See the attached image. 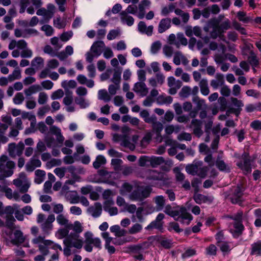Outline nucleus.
I'll use <instances>...</instances> for the list:
<instances>
[{
	"mask_svg": "<svg viewBox=\"0 0 261 261\" xmlns=\"http://www.w3.org/2000/svg\"><path fill=\"white\" fill-rule=\"evenodd\" d=\"M164 207V212L165 214L182 224L189 225L193 219L191 214L187 212L185 207H181L179 210H174L171 205L167 204Z\"/></svg>",
	"mask_w": 261,
	"mask_h": 261,
	"instance_id": "f257e3e1",
	"label": "nucleus"
},
{
	"mask_svg": "<svg viewBox=\"0 0 261 261\" xmlns=\"http://www.w3.org/2000/svg\"><path fill=\"white\" fill-rule=\"evenodd\" d=\"M150 246V243L148 242H143L136 245H130L127 247L126 252L130 254L136 260H144L143 252L145 249H148Z\"/></svg>",
	"mask_w": 261,
	"mask_h": 261,
	"instance_id": "f03ea898",
	"label": "nucleus"
},
{
	"mask_svg": "<svg viewBox=\"0 0 261 261\" xmlns=\"http://www.w3.org/2000/svg\"><path fill=\"white\" fill-rule=\"evenodd\" d=\"M152 191V188L149 186H138L129 195V198L132 200L142 201L149 197Z\"/></svg>",
	"mask_w": 261,
	"mask_h": 261,
	"instance_id": "7ed1b4c3",
	"label": "nucleus"
},
{
	"mask_svg": "<svg viewBox=\"0 0 261 261\" xmlns=\"http://www.w3.org/2000/svg\"><path fill=\"white\" fill-rule=\"evenodd\" d=\"M5 234L6 240L10 242L13 245L19 246L23 243L25 240L23 233L19 229L15 228L6 230L5 231Z\"/></svg>",
	"mask_w": 261,
	"mask_h": 261,
	"instance_id": "20e7f679",
	"label": "nucleus"
},
{
	"mask_svg": "<svg viewBox=\"0 0 261 261\" xmlns=\"http://www.w3.org/2000/svg\"><path fill=\"white\" fill-rule=\"evenodd\" d=\"M85 238L84 246L85 250L88 252H91L93 250V247H94L99 250L101 249V242L99 238H94L93 233L90 231H87L84 233Z\"/></svg>",
	"mask_w": 261,
	"mask_h": 261,
	"instance_id": "39448f33",
	"label": "nucleus"
},
{
	"mask_svg": "<svg viewBox=\"0 0 261 261\" xmlns=\"http://www.w3.org/2000/svg\"><path fill=\"white\" fill-rule=\"evenodd\" d=\"M244 192V189L242 185H238L233 189L229 191L227 197L232 204H238L241 205L244 201L243 197Z\"/></svg>",
	"mask_w": 261,
	"mask_h": 261,
	"instance_id": "423d86ee",
	"label": "nucleus"
},
{
	"mask_svg": "<svg viewBox=\"0 0 261 261\" xmlns=\"http://www.w3.org/2000/svg\"><path fill=\"white\" fill-rule=\"evenodd\" d=\"M165 218V215L163 213H159L156 216L155 219L152 221L148 225L145 227L147 230L156 229L161 230L163 229V222L162 220Z\"/></svg>",
	"mask_w": 261,
	"mask_h": 261,
	"instance_id": "0eeeda50",
	"label": "nucleus"
},
{
	"mask_svg": "<svg viewBox=\"0 0 261 261\" xmlns=\"http://www.w3.org/2000/svg\"><path fill=\"white\" fill-rule=\"evenodd\" d=\"M64 240H68L70 241L72 247L80 249L83 246L84 242L82 238H80V234L70 232Z\"/></svg>",
	"mask_w": 261,
	"mask_h": 261,
	"instance_id": "6e6552de",
	"label": "nucleus"
},
{
	"mask_svg": "<svg viewBox=\"0 0 261 261\" xmlns=\"http://www.w3.org/2000/svg\"><path fill=\"white\" fill-rule=\"evenodd\" d=\"M55 220V215L53 214L49 215L46 221L42 223L41 225V228L44 234L48 235L50 231L53 229L52 223Z\"/></svg>",
	"mask_w": 261,
	"mask_h": 261,
	"instance_id": "1a4fd4ad",
	"label": "nucleus"
},
{
	"mask_svg": "<svg viewBox=\"0 0 261 261\" xmlns=\"http://www.w3.org/2000/svg\"><path fill=\"white\" fill-rule=\"evenodd\" d=\"M102 211V205L100 202H95L93 205L90 206L87 209V212L93 218L99 217Z\"/></svg>",
	"mask_w": 261,
	"mask_h": 261,
	"instance_id": "9d476101",
	"label": "nucleus"
},
{
	"mask_svg": "<svg viewBox=\"0 0 261 261\" xmlns=\"http://www.w3.org/2000/svg\"><path fill=\"white\" fill-rule=\"evenodd\" d=\"M202 121L196 119L191 121L190 127L193 129V134L198 138H200L203 134L202 130Z\"/></svg>",
	"mask_w": 261,
	"mask_h": 261,
	"instance_id": "9b49d317",
	"label": "nucleus"
},
{
	"mask_svg": "<svg viewBox=\"0 0 261 261\" xmlns=\"http://www.w3.org/2000/svg\"><path fill=\"white\" fill-rule=\"evenodd\" d=\"M106 45L103 41H95L91 47L90 51L95 54L96 58L98 57L102 53V48H105Z\"/></svg>",
	"mask_w": 261,
	"mask_h": 261,
	"instance_id": "f8f14e48",
	"label": "nucleus"
},
{
	"mask_svg": "<svg viewBox=\"0 0 261 261\" xmlns=\"http://www.w3.org/2000/svg\"><path fill=\"white\" fill-rule=\"evenodd\" d=\"M133 90L140 93L142 97L146 96L148 93V89L144 82H139L135 84Z\"/></svg>",
	"mask_w": 261,
	"mask_h": 261,
	"instance_id": "ddd939ff",
	"label": "nucleus"
},
{
	"mask_svg": "<svg viewBox=\"0 0 261 261\" xmlns=\"http://www.w3.org/2000/svg\"><path fill=\"white\" fill-rule=\"evenodd\" d=\"M251 158L243 160V162H240L237 163V166L243 171L244 174L247 175L251 172Z\"/></svg>",
	"mask_w": 261,
	"mask_h": 261,
	"instance_id": "4468645a",
	"label": "nucleus"
},
{
	"mask_svg": "<svg viewBox=\"0 0 261 261\" xmlns=\"http://www.w3.org/2000/svg\"><path fill=\"white\" fill-rule=\"evenodd\" d=\"M49 133L55 135L57 139V141L60 144H62L64 141V137L62 135L61 130L58 127L55 125H51L49 128Z\"/></svg>",
	"mask_w": 261,
	"mask_h": 261,
	"instance_id": "2eb2a0df",
	"label": "nucleus"
},
{
	"mask_svg": "<svg viewBox=\"0 0 261 261\" xmlns=\"http://www.w3.org/2000/svg\"><path fill=\"white\" fill-rule=\"evenodd\" d=\"M215 165L217 168L222 172L226 173H229L230 172V168L229 166L225 163V162L222 160L221 156L218 155L216 162Z\"/></svg>",
	"mask_w": 261,
	"mask_h": 261,
	"instance_id": "dca6fc26",
	"label": "nucleus"
},
{
	"mask_svg": "<svg viewBox=\"0 0 261 261\" xmlns=\"http://www.w3.org/2000/svg\"><path fill=\"white\" fill-rule=\"evenodd\" d=\"M8 170L5 173L0 174V180H4L6 177L12 176L14 173L13 169L15 167V163L12 161H9L6 163Z\"/></svg>",
	"mask_w": 261,
	"mask_h": 261,
	"instance_id": "f3484780",
	"label": "nucleus"
},
{
	"mask_svg": "<svg viewBox=\"0 0 261 261\" xmlns=\"http://www.w3.org/2000/svg\"><path fill=\"white\" fill-rule=\"evenodd\" d=\"M171 20L169 18H163L161 20L158 25L159 33H163L171 27Z\"/></svg>",
	"mask_w": 261,
	"mask_h": 261,
	"instance_id": "a211bd4d",
	"label": "nucleus"
},
{
	"mask_svg": "<svg viewBox=\"0 0 261 261\" xmlns=\"http://www.w3.org/2000/svg\"><path fill=\"white\" fill-rule=\"evenodd\" d=\"M41 166V161L37 159L32 158L25 165L26 170L28 172L33 171L36 167H40Z\"/></svg>",
	"mask_w": 261,
	"mask_h": 261,
	"instance_id": "6ab92c4d",
	"label": "nucleus"
},
{
	"mask_svg": "<svg viewBox=\"0 0 261 261\" xmlns=\"http://www.w3.org/2000/svg\"><path fill=\"white\" fill-rule=\"evenodd\" d=\"M138 29L141 33L146 34L148 36H151L152 34L153 27L151 25L147 27L145 22L141 21L138 23Z\"/></svg>",
	"mask_w": 261,
	"mask_h": 261,
	"instance_id": "aec40b11",
	"label": "nucleus"
},
{
	"mask_svg": "<svg viewBox=\"0 0 261 261\" xmlns=\"http://www.w3.org/2000/svg\"><path fill=\"white\" fill-rule=\"evenodd\" d=\"M233 226L234 229L231 230V232L234 238H238L242 234L245 227L243 223H233Z\"/></svg>",
	"mask_w": 261,
	"mask_h": 261,
	"instance_id": "412c9836",
	"label": "nucleus"
},
{
	"mask_svg": "<svg viewBox=\"0 0 261 261\" xmlns=\"http://www.w3.org/2000/svg\"><path fill=\"white\" fill-rule=\"evenodd\" d=\"M153 201L156 204V208L158 211H162L165 206L166 199L162 195L155 196L153 198Z\"/></svg>",
	"mask_w": 261,
	"mask_h": 261,
	"instance_id": "4be33fe9",
	"label": "nucleus"
},
{
	"mask_svg": "<svg viewBox=\"0 0 261 261\" xmlns=\"http://www.w3.org/2000/svg\"><path fill=\"white\" fill-rule=\"evenodd\" d=\"M219 21L215 20L212 23L213 30L210 33V36L213 39H216L220 35L222 34L221 30L218 27Z\"/></svg>",
	"mask_w": 261,
	"mask_h": 261,
	"instance_id": "5701e85b",
	"label": "nucleus"
},
{
	"mask_svg": "<svg viewBox=\"0 0 261 261\" xmlns=\"http://www.w3.org/2000/svg\"><path fill=\"white\" fill-rule=\"evenodd\" d=\"M202 165V162H197L194 164L188 165L186 167V170L190 174L195 175L197 173L199 167Z\"/></svg>",
	"mask_w": 261,
	"mask_h": 261,
	"instance_id": "b1692460",
	"label": "nucleus"
},
{
	"mask_svg": "<svg viewBox=\"0 0 261 261\" xmlns=\"http://www.w3.org/2000/svg\"><path fill=\"white\" fill-rule=\"evenodd\" d=\"M120 19L123 23H126L128 26H132L134 23V18L128 14H126L125 12H121L120 13Z\"/></svg>",
	"mask_w": 261,
	"mask_h": 261,
	"instance_id": "393cba45",
	"label": "nucleus"
},
{
	"mask_svg": "<svg viewBox=\"0 0 261 261\" xmlns=\"http://www.w3.org/2000/svg\"><path fill=\"white\" fill-rule=\"evenodd\" d=\"M250 254L256 256L261 255V240L251 244Z\"/></svg>",
	"mask_w": 261,
	"mask_h": 261,
	"instance_id": "a878e982",
	"label": "nucleus"
},
{
	"mask_svg": "<svg viewBox=\"0 0 261 261\" xmlns=\"http://www.w3.org/2000/svg\"><path fill=\"white\" fill-rule=\"evenodd\" d=\"M150 123L152 124L153 130L156 133L158 137L161 136V133L163 129L162 123L159 121H157L156 117H155V120L152 121Z\"/></svg>",
	"mask_w": 261,
	"mask_h": 261,
	"instance_id": "bb28decb",
	"label": "nucleus"
},
{
	"mask_svg": "<svg viewBox=\"0 0 261 261\" xmlns=\"http://www.w3.org/2000/svg\"><path fill=\"white\" fill-rule=\"evenodd\" d=\"M140 116L142 118L144 121L147 123H150L153 121L155 120V115H152L149 116V113L146 110H143L140 112Z\"/></svg>",
	"mask_w": 261,
	"mask_h": 261,
	"instance_id": "cd10ccee",
	"label": "nucleus"
},
{
	"mask_svg": "<svg viewBox=\"0 0 261 261\" xmlns=\"http://www.w3.org/2000/svg\"><path fill=\"white\" fill-rule=\"evenodd\" d=\"M193 102L196 104V109L200 110L205 109L206 108V105L205 104V100L200 99L198 96H194L192 98Z\"/></svg>",
	"mask_w": 261,
	"mask_h": 261,
	"instance_id": "c85d7f7f",
	"label": "nucleus"
},
{
	"mask_svg": "<svg viewBox=\"0 0 261 261\" xmlns=\"http://www.w3.org/2000/svg\"><path fill=\"white\" fill-rule=\"evenodd\" d=\"M35 182L37 184H40L43 181L44 179L45 176V172L44 170L38 169L35 171Z\"/></svg>",
	"mask_w": 261,
	"mask_h": 261,
	"instance_id": "c756f323",
	"label": "nucleus"
},
{
	"mask_svg": "<svg viewBox=\"0 0 261 261\" xmlns=\"http://www.w3.org/2000/svg\"><path fill=\"white\" fill-rule=\"evenodd\" d=\"M110 230L112 232L115 233L116 237H120L124 236L126 233V231L124 229H121L118 225H115L110 227Z\"/></svg>",
	"mask_w": 261,
	"mask_h": 261,
	"instance_id": "7c9ffc66",
	"label": "nucleus"
},
{
	"mask_svg": "<svg viewBox=\"0 0 261 261\" xmlns=\"http://www.w3.org/2000/svg\"><path fill=\"white\" fill-rule=\"evenodd\" d=\"M98 98L103 100L105 102H109L111 99V96L105 89H101L98 92Z\"/></svg>",
	"mask_w": 261,
	"mask_h": 261,
	"instance_id": "2f4dec72",
	"label": "nucleus"
},
{
	"mask_svg": "<svg viewBox=\"0 0 261 261\" xmlns=\"http://www.w3.org/2000/svg\"><path fill=\"white\" fill-rule=\"evenodd\" d=\"M199 87L202 94L206 96L210 93V90L208 87L207 81L205 79L201 80L199 82Z\"/></svg>",
	"mask_w": 261,
	"mask_h": 261,
	"instance_id": "473e14b6",
	"label": "nucleus"
},
{
	"mask_svg": "<svg viewBox=\"0 0 261 261\" xmlns=\"http://www.w3.org/2000/svg\"><path fill=\"white\" fill-rule=\"evenodd\" d=\"M106 163V159L104 156L102 155H98L96 159V160L93 163V167L98 169L101 165H105Z\"/></svg>",
	"mask_w": 261,
	"mask_h": 261,
	"instance_id": "72a5a7b5",
	"label": "nucleus"
},
{
	"mask_svg": "<svg viewBox=\"0 0 261 261\" xmlns=\"http://www.w3.org/2000/svg\"><path fill=\"white\" fill-rule=\"evenodd\" d=\"M228 218L234 221V223H243V212L242 211H239L233 215L228 216Z\"/></svg>",
	"mask_w": 261,
	"mask_h": 261,
	"instance_id": "f704fd0d",
	"label": "nucleus"
},
{
	"mask_svg": "<svg viewBox=\"0 0 261 261\" xmlns=\"http://www.w3.org/2000/svg\"><path fill=\"white\" fill-rule=\"evenodd\" d=\"M237 16L239 21L244 23H248L252 20L251 17L246 16V13L244 11H239Z\"/></svg>",
	"mask_w": 261,
	"mask_h": 261,
	"instance_id": "c9c22d12",
	"label": "nucleus"
},
{
	"mask_svg": "<svg viewBox=\"0 0 261 261\" xmlns=\"http://www.w3.org/2000/svg\"><path fill=\"white\" fill-rule=\"evenodd\" d=\"M164 162V159L162 156H153L150 160V165L153 168L156 167Z\"/></svg>",
	"mask_w": 261,
	"mask_h": 261,
	"instance_id": "e433bc0d",
	"label": "nucleus"
},
{
	"mask_svg": "<svg viewBox=\"0 0 261 261\" xmlns=\"http://www.w3.org/2000/svg\"><path fill=\"white\" fill-rule=\"evenodd\" d=\"M248 61L253 67H256L259 64L258 59L252 51H251L250 53V56L248 58Z\"/></svg>",
	"mask_w": 261,
	"mask_h": 261,
	"instance_id": "4c0bfd02",
	"label": "nucleus"
},
{
	"mask_svg": "<svg viewBox=\"0 0 261 261\" xmlns=\"http://www.w3.org/2000/svg\"><path fill=\"white\" fill-rule=\"evenodd\" d=\"M6 226L9 230L16 228V226L14 224V222L16 220L13 215L6 216Z\"/></svg>",
	"mask_w": 261,
	"mask_h": 261,
	"instance_id": "58836bf2",
	"label": "nucleus"
},
{
	"mask_svg": "<svg viewBox=\"0 0 261 261\" xmlns=\"http://www.w3.org/2000/svg\"><path fill=\"white\" fill-rule=\"evenodd\" d=\"M21 77V70L19 67H17L12 73L8 75V80L10 82H12L15 80L20 79Z\"/></svg>",
	"mask_w": 261,
	"mask_h": 261,
	"instance_id": "ea45409f",
	"label": "nucleus"
},
{
	"mask_svg": "<svg viewBox=\"0 0 261 261\" xmlns=\"http://www.w3.org/2000/svg\"><path fill=\"white\" fill-rule=\"evenodd\" d=\"M63 243L65 247L63 249L64 254L68 257L71 254V248H72L70 241L68 240H64Z\"/></svg>",
	"mask_w": 261,
	"mask_h": 261,
	"instance_id": "a19ab883",
	"label": "nucleus"
},
{
	"mask_svg": "<svg viewBox=\"0 0 261 261\" xmlns=\"http://www.w3.org/2000/svg\"><path fill=\"white\" fill-rule=\"evenodd\" d=\"M44 60L42 58L38 57L35 58L31 62V66L35 69H39L43 65Z\"/></svg>",
	"mask_w": 261,
	"mask_h": 261,
	"instance_id": "79ce46f5",
	"label": "nucleus"
},
{
	"mask_svg": "<svg viewBox=\"0 0 261 261\" xmlns=\"http://www.w3.org/2000/svg\"><path fill=\"white\" fill-rule=\"evenodd\" d=\"M230 100L232 105L236 107L234 108L237 110H239V113L240 114L241 111L242 110V108L244 106L243 101L241 100L238 99L237 98L233 97L230 98Z\"/></svg>",
	"mask_w": 261,
	"mask_h": 261,
	"instance_id": "37998d69",
	"label": "nucleus"
},
{
	"mask_svg": "<svg viewBox=\"0 0 261 261\" xmlns=\"http://www.w3.org/2000/svg\"><path fill=\"white\" fill-rule=\"evenodd\" d=\"M208 197L201 194H197L194 195V199L195 201L198 204L205 203L208 200Z\"/></svg>",
	"mask_w": 261,
	"mask_h": 261,
	"instance_id": "c03bdc74",
	"label": "nucleus"
},
{
	"mask_svg": "<svg viewBox=\"0 0 261 261\" xmlns=\"http://www.w3.org/2000/svg\"><path fill=\"white\" fill-rule=\"evenodd\" d=\"M121 71L119 69L115 70L113 76L111 80L115 85H119L121 81Z\"/></svg>",
	"mask_w": 261,
	"mask_h": 261,
	"instance_id": "a18cd8bd",
	"label": "nucleus"
},
{
	"mask_svg": "<svg viewBox=\"0 0 261 261\" xmlns=\"http://www.w3.org/2000/svg\"><path fill=\"white\" fill-rule=\"evenodd\" d=\"M75 102L80 106L82 109H84L89 106V103L86 101L85 98L82 97H77L75 98Z\"/></svg>",
	"mask_w": 261,
	"mask_h": 261,
	"instance_id": "49530a36",
	"label": "nucleus"
},
{
	"mask_svg": "<svg viewBox=\"0 0 261 261\" xmlns=\"http://www.w3.org/2000/svg\"><path fill=\"white\" fill-rule=\"evenodd\" d=\"M218 27L223 33L226 30H227L231 28L230 22L229 19H227L224 21L222 22L220 25L218 24Z\"/></svg>",
	"mask_w": 261,
	"mask_h": 261,
	"instance_id": "de8ad7c7",
	"label": "nucleus"
},
{
	"mask_svg": "<svg viewBox=\"0 0 261 261\" xmlns=\"http://www.w3.org/2000/svg\"><path fill=\"white\" fill-rule=\"evenodd\" d=\"M218 102L220 105V111L222 112L225 111L228 107L227 99L223 96H221L218 98Z\"/></svg>",
	"mask_w": 261,
	"mask_h": 261,
	"instance_id": "09e8293b",
	"label": "nucleus"
},
{
	"mask_svg": "<svg viewBox=\"0 0 261 261\" xmlns=\"http://www.w3.org/2000/svg\"><path fill=\"white\" fill-rule=\"evenodd\" d=\"M24 100V97L21 92L17 93L13 98V101L15 105L21 104Z\"/></svg>",
	"mask_w": 261,
	"mask_h": 261,
	"instance_id": "8fccbe9b",
	"label": "nucleus"
},
{
	"mask_svg": "<svg viewBox=\"0 0 261 261\" xmlns=\"http://www.w3.org/2000/svg\"><path fill=\"white\" fill-rule=\"evenodd\" d=\"M62 87L66 89L67 88H74L76 86V83L74 80H70L67 82V81H63L61 83Z\"/></svg>",
	"mask_w": 261,
	"mask_h": 261,
	"instance_id": "3c124183",
	"label": "nucleus"
},
{
	"mask_svg": "<svg viewBox=\"0 0 261 261\" xmlns=\"http://www.w3.org/2000/svg\"><path fill=\"white\" fill-rule=\"evenodd\" d=\"M191 92V89L190 87L184 86L181 88L179 94L181 97L187 98L190 95Z\"/></svg>",
	"mask_w": 261,
	"mask_h": 261,
	"instance_id": "603ef678",
	"label": "nucleus"
},
{
	"mask_svg": "<svg viewBox=\"0 0 261 261\" xmlns=\"http://www.w3.org/2000/svg\"><path fill=\"white\" fill-rule=\"evenodd\" d=\"M142 229V225L139 223H135L129 229L128 232L130 234H136L140 232Z\"/></svg>",
	"mask_w": 261,
	"mask_h": 261,
	"instance_id": "864d4df0",
	"label": "nucleus"
},
{
	"mask_svg": "<svg viewBox=\"0 0 261 261\" xmlns=\"http://www.w3.org/2000/svg\"><path fill=\"white\" fill-rule=\"evenodd\" d=\"M172 241L170 239H167L164 237L161 244V246L165 249H169L172 247Z\"/></svg>",
	"mask_w": 261,
	"mask_h": 261,
	"instance_id": "5fc2aeb1",
	"label": "nucleus"
},
{
	"mask_svg": "<svg viewBox=\"0 0 261 261\" xmlns=\"http://www.w3.org/2000/svg\"><path fill=\"white\" fill-rule=\"evenodd\" d=\"M173 98L170 96H164L160 95L158 98V101L162 103L170 104L172 103Z\"/></svg>",
	"mask_w": 261,
	"mask_h": 261,
	"instance_id": "6e6d98bb",
	"label": "nucleus"
},
{
	"mask_svg": "<svg viewBox=\"0 0 261 261\" xmlns=\"http://www.w3.org/2000/svg\"><path fill=\"white\" fill-rule=\"evenodd\" d=\"M41 30L45 32V35L47 36H50L54 33V29L51 26L48 24L43 25L41 28Z\"/></svg>",
	"mask_w": 261,
	"mask_h": 261,
	"instance_id": "4d7b16f0",
	"label": "nucleus"
},
{
	"mask_svg": "<svg viewBox=\"0 0 261 261\" xmlns=\"http://www.w3.org/2000/svg\"><path fill=\"white\" fill-rule=\"evenodd\" d=\"M138 11V8L136 5H129L127 8L125 9V11H123L122 12H125L126 14H132L133 15H135L137 14Z\"/></svg>",
	"mask_w": 261,
	"mask_h": 261,
	"instance_id": "13d9d810",
	"label": "nucleus"
},
{
	"mask_svg": "<svg viewBox=\"0 0 261 261\" xmlns=\"http://www.w3.org/2000/svg\"><path fill=\"white\" fill-rule=\"evenodd\" d=\"M171 229L174 230L177 233H180L182 231L183 229L179 228V225L176 222H170L169 223V226L168 230L171 231Z\"/></svg>",
	"mask_w": 261,
	"mask_h": 261,
	"instance_id": "bf43d9fd",
	"label": "nucleus"
},
{
	"mask_svg": "<svg viewBox=\"0 0 261 261\" xmlns=\"http://www.w3.org/2000/svg\"><path fill=\"white\" fill-rule=\"evenodd\" d=\"M16 144L15 143H10L8 145V152L9 155L12 158L16 156Z\"/></svg>",
	"mask_w": 261,
	"mask_h": 261,
	"instance_id": "052dcab7",
	"label": "nucleus"
},
{
	"mask_svg": "<svg viewBox=\"0 0 261 261\" xmlns=\"http://www.w3.org/2000/svg\"><path fill=\"white\" fill-rule=\"evenodd\" d=\"M54 25L58 29H63L65 27L66 24L61 20V18L58 17L54 20Z\"/></svg>",
	"mask_w": 261,
	"mask_h": 261,
	"instance_id": "680f3d73",
	"label": "nucleus"
},
{
	"mask_svg": "<svg viewBox=\"0 0 261 261\" xmlns=\"http://www.w3.org/2000/svg\"><path fill=\"white\" fill-rule=\"evenodd\" d=\"M73 33L72 31L65 32L60 36L61 40L63 42L68 41L72 36Z\"/></svg>",
	"mask_w": 261,
	"mask_h": 261,
	"instance_id": "e2e57ef3",
	"label": "nucleus"
},
{
	"mask_svg": "<svg viewBox=\"0 0 261 261\" xmlns=\"http://www.w3.org/2000/svg\"><path fill=\"white\" fill-rule=\"evenodd\" d=\"M57 221L60 225H64L67 224L69 220L63 214H59L57 217Z\"/></svg>",
	"mask_w": 261,
	"mask_h": 261,
	"instance_id": "0e129e2a",
	"label": "nucleus"
},
{
	"mask_svg": "<svg viewBox=\"0 0 261 261\" xmlns=\"http://www.w3.org/2000/svg\"><path fill=\"white\" fill-rule=\"evenodd\" d=\"M74 232L73 233L80 234L81 232L83 231V227L79 221H75L73 224V229Z\"/></svg>",
	"mask_w": 261,
	"mask_h": 261,
	"instance_id": "69168bd1",
	"label": "nucleus"
},
{
	"mask_svg": "<svg viewBox=\"0 0 261 261\" xmlns=\"http://www.w3.org/2000/svg\"><path fill=\"white\" fill-rule=\"evenodd\" d=\"M16 155L20 156L24 148V143L22 141L19 142L16 145Z\"/></svg>",
	"mask_w": 261,
	"mask_h": 261,
	"instance_id": "338daca9",
	"label": "nucleus"
},
{
	"mask_svg": "<svg viewBox=\"0 0 261 261\" xmlns=\"http://www.w3.org/2000/svg\"><path fill=\"white\" fill-rule=\"evenodd\" d=\"M59 63L56 59H51L47 62V66L48 69H55L58 67Z\"/></svg>",
	"mask_w": 261,
	"mask_h": 261,
	"instance_id": "774afa93",
	"label": "nucleus"
}]
</instances>
